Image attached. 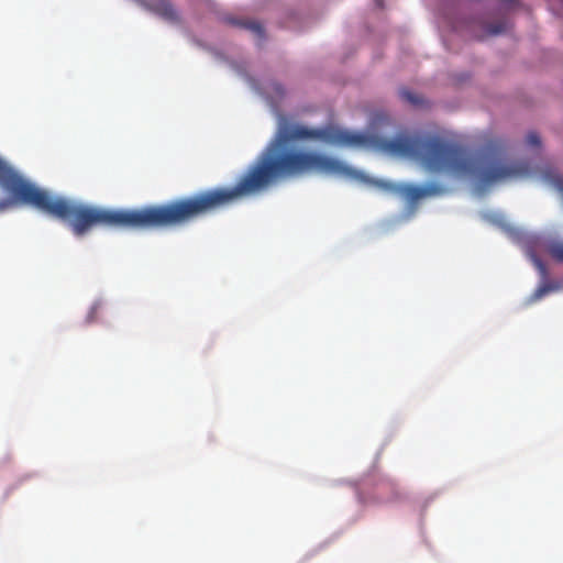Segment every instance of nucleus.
Wrapping results in <instances>:
<instances>
[{
  "label": "nucleus",
  "instance_id": "nucleus-1",
  "mask_svg": "<svg viewBox=\"0 0 563 563\" xmlns=\"http://www.w3.org/2000/svg\"><path fill=\"white\" fill-rule=\"evenodd\" d=\"M0 187L9 194V198L0 200V212L16 205L31 206L67 222L76 236H82L96 227L152 230L178 227L200 218V192L141 209H103L54 196L25 179L2 158Z\"/></svg>",
  "mask_w": 563,
  "mask_h": 563
},
{
  "label": "nucleus",
  "instance_id": "nucleus-2",
  "mask_svg": "<svg viewBox=\"0 0 563 563\" xmlns=\"http://www.w3.org/2000/svg\"><path fill=\"white\" fill-rule=\"evenodd\" d=\"M449 189L437 183L428 184L424 186H416V185H407L402 192L406 199L410 203H416L420 199L430 198V197H439L446 194Z\"/></svg>",
  "mask_w": 563,
  "mask_h": 563
},
{
  "label": "nucleus",
  "instance_id": "nucleus-3",
  "mask_svg": "<svg viewBox=\"0 0 563 563\" xmlns=\"http://www.w3.org/2000/svg\"><path fill=\"white\" fill-rule=\"evenodd\" d=\"M144 5L147 10L157 14L167 22H179L178 12L168 0H146Z\"/></svg>",
  "mask_w": 563,
  "mask_h": 563
},
{
  "label": "nucleus",
  "instance_id": "nucleus-4",
  "mask_svg": "<svg viewBox=\"0 0 563 563\" xmlns=\"http://www.w3.org/2000/svg\"><path fill=\"white\" fill-rule=\"evenodd\" d=\"M228 22L230 24L238 25L243 29L250 30L261 38L264 36V29L258 22L244 21V20H238V19H228Z\"/></svg>",
  "mask_w": 563,
  "mask_h": 563
},
{
  "label": "nucleus",
  "instance_id": "nucleus-5",
  "mask_svg": "<svg viewBox=\"0 0 563 563\" xmlns=\"http://www.w3.org/2000/svg\"><path fill=\"white\" fill-rule=\"evenodd\" d=\"M548 254L556 262L563 263V243L552 242L547 247Z\"/></svg>",
  "mask_w": 563,
  "mask_h": 563
},
{
  "label": "nucleus",
  "instance_id": "nucleus-6",
  "mask_svg": "<svg viewBox=\"0 0 563 563\" xmlns=\"http://www.w3.org/2000/svg\"><path fill=\"white\" fill-rule=\"evenodd\" d=\"M399 95L402 100L409 102L412 106H419L422 103V98L408 89H401Z\"/></svg>",
  "mask_w": 563,
  "mask_h": 563
},
{
  "label": "nucleus",
  "instance_id": "nucleus-7",
  "mask_svg": "<svg viewBox=\"0 0 563 563\" xmlns=\"http://www.w3.org/2000/svg\"><path fill=\"white\" fill-rule=\"evenodd\" d=\"M526 142L531 147L539 148L541 146V139L537 132H529Z\"/></svg>",
  "mask_w": 563,
  "mask_h": 563
},
{
  "label": "nucleus",
  "instance_id": "nucleus-8",
  "mask_svg": "<svg viewBox=\"0 0 563 563\" xmlns=\"http://www.w3.org/2000/svg\"><path fill=\"white\" fill-rule=\"evenodd\" d=\"M551 290V288L547 285H543L539 287L532 295L533 300L541 299L545 294H548Z\"/></svg>",
  "mask_w": 563,
  "mask_h": 563
},
{
  "label": "nucleus",
  "instance_id": "nucleus-9",
  "mask_svg": "<svg viewBox=\"0 0 563 563\" xmlns=\"http://www.w3.org/2000/svg\"><path fill=\"white\" fill-rule=\"evenodd\" d=\"M488 31H489L490 34H494V35L500 34V33H503L505 31V25L501 24V23L492 24V25H489V30Z\"/></svg>",
  "mask_w": 563,
  "mask_h": 563
},
{
  "label": "nucleus",
  "instance_id": "nucleus-10",
  "mask_svg": "<svg viewBox=\"0 0 563 563\" xmlns=\"http://www.w3.org/2000/svg\"><path fill=\"white\" fill-rule=\"evenodd\" d=\"M534 262H536L537 266H538L541 271H544V265H543V263H542L540 260L536 258V261H534Z\"/></svg>",
  "mask_w": 563,
  "mask_h": 563
}]
</instances>
